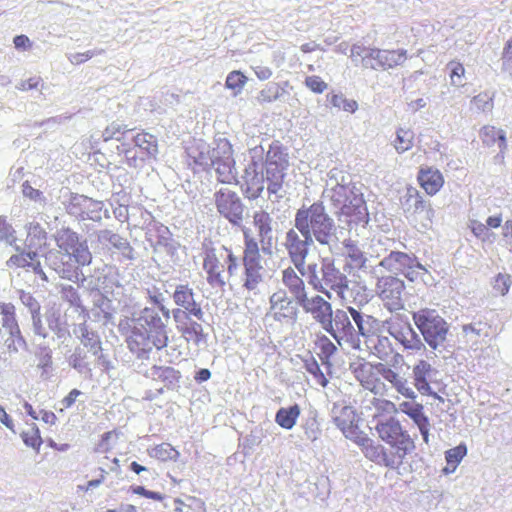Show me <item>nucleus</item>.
<instances>
[{
	"instance_id": "obj_1",
	"label": "nucleus",
	"mask_w": 512,
	"mask_h": 512,
	"mask_svg": "<svg viewBox=\"0 0 512 512\" xmlns=\"http://www.w3.org/2000/svg\"><path fill=\"white\" fill-rule=\"evenodd\" d=\"M338 241L337 226L321 202L297 210L294 227L290 228L283 245L287 252L309 251L315 242L331 247Z\"/></svg>"
},
{
	"instance_id": "obj_2",
	"label": "nucleus",
	"mask_w": 512,
	"mask_h": 512,
	"mask_svg": "<svg viewBox=\"0 0 512 512\" xmlns=\"http://www.w3.org/2000/svg\"><path fill=\"white\" fill-rule=\"evenodd\" d=\"M287 254L299 274L306 278L308 284L314 290L331 298L328 289L342 294L348 288L346 275L335 267L333 260L330 258H322L319 262L308 263L309 251L287 252Z\"/></svg>"
},
{
	"instance_id": "obj_3",
	"label": "nucleus",
	"mask_w": 512,
	"mask_h": 512,
	"mask_svg": "<svg viewBox=\"0 0 512 512\" xmlns=\"http://www.w3.org/2000/svg\"><path fill=\"white\" fill-rule=\"evenodd\" d=\"M377 320L363 314L353 307L347 311L337 309L329 321L325 331L342 346L348 344L352 348L360 345V336L369 337L376 330Z\"/></svg>"
},
{
	"instance_id": "obj_4",
	"label": "nucleus",
	"mask_w": 512,
	"mask_h": 512,
	"mask_svg": "<svg viewBox=\"0 0 512 512\" xmlns=\"http://www.w3.org/2000/svg\"><path fill=\"white\" fill-rule=\"evenodd\" d=\"M413 321L430 348L437 350L444 344L449 332V325L437 311L422 309L414 312Z\"/></svg>"
},
{
	"instance_id": "obj_5",
	"label": "nucleus",
	"mask_w": 512,
	"mask_h": 512,
	"mask_svg": "<svg viewBox=\"0 0 512 512\" xmlns=\"http://www.w3.org/2000/svg\"><path fill=\"white\" fill-rule=\"evenodd\" d=\"M375 431L382 441L395 448L394 453L398 459L404 460L406 455L415 449L413 439L394 417L379 420L375 425Z\"/></svg>"
},
{
	"instance_id": "obj_6",
	"label": "nucleus",
	"mask_w": 512,
	"mask_h": 512,
	"mask_svg": "<svg viewBox=\"0 0 512 512\" xmlns=\"http://www.w3.org/2000/svg\"><path fill=\"white\" fill-rule=\"evenodd\" d=\"M233 151L227 139H219L211 151V163L215 168L218 180L222 183H231L236 179Z\"/></svg>"
},
{
	"instance_id": "obj_7",
	"label": "nucleus",
	"mask_w": 512,
	"mask_h": 512,
	"mask_svg": "<svg viewBox=\"0 0 512 512\" xmlns=\"http://www.w3.org/2000/svg\"><path fill=\"white\" fill-rule=\"evenodd\" d=\"M379 266L394 274H403L410 281L417 280L421 271L427 272L426 268L415 257L398 251L390 252L388 256L380 261Z\"/></svg>"
},
{
	"instance_id": "obj_8",
	"label": "nucleus",
	"mask_w": 512,
	"mask_h": 512,
	"mask_svg": "<svg viewBox=\"0 0 512 512\" xmlns=\"http://www.w3.org/2000/svg\"><path fill=\"white\" fill-rule=\"evenodd\" d=\"M386 323L388 333L401 343L405 349L412 351H423L426 349L421 337L412 328L407 319L396 315L390 318Z\"/></svg>"
},
{
	"instance_id": "obj_9",
	"label": "nucleus",
	"mask_w": 512,
	"mask_h": 512,
	"mask_svg": "<svg viewBox=\"0 0 512 512\" xmlns=\"http://www.w3.org/2000/svg\"><path fill=\"white\" fill-rule=\"evenodd\" d=\"M217 211L230 223L240 225L245 206L238 194L228 187H221L214 194Z\"/></svg>"
},
{
	"instance_id": "obj_10",
	"label": "nucleus",
	"mask_w": 512,
	"mask_h": 512,
	"mask_svg": "<svg viewBox=\"0 0 512 512\" xmlns=\"http://www.w3.org/2000/svg\"><path fill=\"white\" fill-rule=\"evenodd\" d=\"M404 282L393 275L378 277L376 294L391 311L403 308Z\"/></svg>"
},
{
	"instance_id": "obj_11",
	"label": "nucleus",
	"mask_w": 512,
	"mask_h": 512,
	"mask_svg": "<svg viewBox=\"0 0 512 512\" xmlns=\"http://www.w3.org/2000/svg\"><path fill=\"white\" fill-rule=\"evenodd\" d=\"M406 60L405 50H385L373 48L363 57V67L373 70H388L402 65Z\"/></svg>"
},
{
	"instance_id": "obj_12",
	"label": "nucleus",
	"mask_w": 512,
	"mask_h": 512,
	"mask_svg": "<svg viewBox=\"0 0 512 512\" xmlns=\"http://www.w3.org/2000/svg\"><path fill=\"white\" fill-rule=\"evenodd\" d=\"M345 190L341 201H332L333 204L340 208L342 214L355 216L358 220H361L367 214V207L361 188L356 184H352L345 187Z\"/></svg>"
},
{
	"instance_id": "obj_13",
	"label": "nucleus",
	"mask_w": 512,
	"mask_h": 512,
	"mask_svg": "<svg viewBox=\"0 0 512 512\" xmlns=\"http://www.w3.org/2000/svg\"><path fill=\"white\" fill-rule=\"evenodd\" d=\"M361 451L368 460L390 469H396L403 463V460L398 459L395 453L389 455L387 449L382 444L375 442L371 438L366 441Z\"/></svg>"
},
{
	"instance_id": "obj_14",
	"label": "nucleus",
	"mask_w": 512,
	"mask_h": 512,
	"mask_svg": "<svg viewBox=\"0 0 512 512\" xmlns=\"http://www.w3.org/2000/svg\"><path fill=\"white\" fill-rule=\"evenodd\" d=\"M306 313L312 314L313 318L320 323L325 330L333 317L332 306L323 297L316 295L312 298H304L299 304Z\"/></svg>"
},
{
	"instance_id": "obj_15",
	"label": "nucleus",
	"mask_w": 512,
	"mask_h": 512,
	"mask_svg": "<svg viewBox=\"0 0 512 512\" xmlns=\"http://www.w3.org/2000/svg\"><path fill=\"white\" fill-rule=\"evenodd\" d=\"M270 313L277 321L286 318H294L297 314V307L294 299L287 295L286 291H276L269 299Z\"/></svg>"
},
{
	"instance_id": "obj_16",
	"label": "nucleus",
	"mask_w": 512,
	"mask_h": 512,
	"mask_svg": "<svg viewBox=\"0 0 512 512\" xmlns=\"http://www.w3.org/2000/svg\"><path fill=\"white\" fill-rule=\"evenodd\" d=\"M295 266H289L281 271V282L285 287L287 295L294 299L298 305L304 298L307 297L306 285L303 276L297 273Z\"/></svg>"
},
{
	"instance_id": "obj_17",
	"label": "nucleus",
	"mask_w": 512,
	"mask_h": 512,
	"mask_svg": "<svg viewBox=\"0 0 512 512\" xmlns=\"http://www.w3.org/2000/svg\"><path fill=\"white\" fill-rule=\"evenodd\" d=\"M225 265V261L221 258V250L218 255L213 251L206 254L203 268L208 274L207 281L209 284L219 287H223L226 284L224 276Z\"/></svg>"
},
{
	"instance_id": "obj_18",
	"label": "nucleus",
	"mask_w": 512,
	"mask_h": 512,
	"mask_svg": "<svg viewBox=\"0 0 512 512\" xmlns=\"http://www.w3.org/2000/svg\"><path fill=\"white\" fill-rule=\"evenodd\" d=\"M412 373L414 385L421 394L435 395L430 383L434 380L438 372L430 363L425 360H420L413 367Z\"/></svg>"
},
{
	"instance_id": "obj_19",
	"label": "nucleus",
	"mask_w": 512,
	"mask_h": 512,
	"mask_svg": "<svg viewBox=\"0 0 512 512\" xmlns=\"http://www.w3.org/2000/svg\"><path fill=\"white\" fill-rule=\"evenodd\" d=\"M173 300L176 305L184 308L190 315L196 317L198 320H203L204 312L201 306L195 301V294L189 285L181 284L176 286L173 293Z\"/></svg>"
},
{
	"instance_id": "obj_20",
	"label": "nucleus",
	"mask_w": 512,
	"mask_h": 512,
	"mask_svg": "<svg viewBox=\"0 0 512 512\" xmlns=\"http://www.w3.org/2000/svg\"><path fill=\"white\" fill-rule=\"evenodd\" d=\"M255 162L250 163L244 171V193L248 199L258 198L264 190V175L262 171H258Z\"/></svg>"
},
{
	"instance_id": "obj_21",
	"label": "nucleus",
	"mask_w": 512,
	"mask_h": 512,
	"mask_svg": "<svg viewBox=\"0 0 512 512\" xmlns=\"http://www.w3.org/2000/svg\"><path fill=\"white\" fill-rule=\"evenodd\" d=\"M401 412L409 416L417 425L425 443L429 442L430 422L423 412V406L415 402H402L399 404Z\"/></svg>"
},
{
	"instance_id": "obj_22",
	"label": "nucleus",
	"mask_w": 512,
	"mask_h": 512,
	"mask_svg": "<svg viewBox=\"0 0 512 512\" xmlns=\"http://www.w3.org/2000/svg\"><path fill=\"white\" fill-rule=\"evenodd\" d=\"M353 183L348 182V176L338 168H332L327 173V180L325 193L331 199V201H341L343 198L345 187L352 185Z\"/></svg>"
},
{
	"instance_id": "obj_23",
	"label": "nucleus",
	"mask_w": 512,
	"mask_h": 512,
	"mask_svg": "<svg viewBox=\"0 0 512 512\" xmlns=\"http://www.w3.org/2000/svg\"><path fill=\"white\" fill-rule=\"evenodd\" d=\"M377 372L389 382L398 393L405 396L406 398L414 399L416 394L414 390L408 385L407 379L392 370L385 364L379 363L376 366Z\"/></svg>"
},
{
	"instance_id": "obj_24",
	"label": "nucleus",
	"mask_w": 512,
	"mask_h": 512,
	"mask_svg": "<svg viewBox=\"0 0 512 512\" xmlns=\"http://www.w3.org/2000/svg\"><path fill=\"white\" fill-rule=\"evenodd\" d=\"M244 279L243 287L249 292L256 293L264 280L265 269L261 261L243 262Z\"/></svg>"
},
{
	"instance_id": "obj_25",
	"label": "nucleus",
	"mask_w": 512,
	"mask_h": 512,
	"mask_svg": "<svg viewBox=\"0 0 512 512\" xmlns=\"http://www.w3.org/2000/svg\"><path fill=\"white\" fill-rule=\"evenodd\" d=\"M418 179L423 189L430 195L436 194L444 183L440 171L432 168L422 169L419 172Z\"/></svg>"
},
{
	"instance_id": "obj_26",
	"label": "nucleus",
	"mask_w": 512,
	"mask_h": 512,
	"mask_svg": "<svg viewBox=\"0 0 512 512\" xmlns=\"http://www.w3.org/2000/svg\"><path fill=\"white\" fill-rule=\"evenodd\" d=\"M267 173L283 174L289 165L288 154L278 146L271 147L266 155Z\"/></svg>"
},
{
	"instance_id": "obj_27",
	"label": "nucleus",
	"mask_w": 512,
	"mask_h": 512,
	"mask_svg": "<svg viewBox=\"0 0 512 512\" xmlns=\"http://www.w3.org/2000/svg\"><path fill=\"white\" fill-rule=\"evenodd\" d=\"M135 147L139 148L144 157L156 158L158 155V141L157 138L147 132L138 133L133 138Z\"/></svg>"
},
{
	"instance_id": "obj_28",
	"label": "nucleus",
	"mask_w": 512,
	"mask_h": 512,
	"mask_svg": "<svg viewBox=\"0 0 512 512\" xmlns=\"http://www.w3.org/2000/svg\"><path fill=\"white\" fill-rule=\"evenodd\" d=\"M0 242L11 246L15 251L21 250L24 241L17 237V232L6 216H0Z\"/></svg>"
},
{
	"instance_id": "obj_29",
	"label": "nucleus",
	"mask_w": 512,
	"mask_h": 512,
	"mask_svg": "<svg viewBox=\"0 0 512 512\" xmlns=\"http://www.w3.org/2000/svg\"><path fill=\"white\" fill-rule=\"evenodd\" d=\"M301 413L300 407L294 404L289 407H281L275 415V422L283 429L291 430Z\"/></svg>"
},
{
	"instance_id": "obj_30",
	"label": "nucleus",
	"mask_w": 512,
	"mask_h": 512,
	"mask_svg": "<svg viewBox=\"0 0 512 512\" xmlns=\"http://www.w3.org/2000/svg\"><path fill=\"white\" fill-rule=\"evenodd\" d=\"M332 414L334 423L341 431L355 424L356 413L351 406L334 405Z\"/></svg>"
},
{
	"instance_id": "obj_31",
	"label": "nucleus",
	"mask_w": 512,
	"mask_h": 512,
	"mask_svg": "<svg viewBox=\"0 0 512 512\" xmlns=\"http://www.w3.org/2000/svg\"><path fill=\"white\" fill-rule=\"evenodd\" d=\"M99 240L102 242H109L113 247L122 251L124 256L128 257L129 259H133L132 247L130 246L129 242L120 235L109 230H104L100 232Z\"/></svg>"
},
{
	"instance_id": "obj_32",
	"label": "nucleus",
	"mask_w": 512,
	"mask_h": 512,
	"mask_svg": "<svg viewBox=\"0 0 512 512\" xmlns=\"http://www.w3.org/2000/svg\"><path fill=\"white\" fill-rule=\"evenodd\" d=\"M462 333L465 338L466 344L473 348L478 345L481 338L487 336V329L485 324L481 322L471 323L463 325Z\"/></svg>"
},
{
	"instance_id": "obj_33",
	"label": "nucleus",
	"mask_w": 512,
	"mask_h": 512,
	"mask_svg": "<svg viewBox=\"0 0 512 512\" xmlns=\"http://www.w3.org/2000/svg\"><path fill=\"white\" fill-rule=\"evenodd\" d=\"M253 220L258 230L261 243L264 244L265 240H268V243H270L272 238V219L270 215L265 211H258L255 212Z\"/></svg>"
},
{
	"instance_id": "obj_34",
	"label": "nucleus",
	"mask_w": 512,
	"mask_h": 512,
	"mask_svg": "<svg viewBox=\"0 0 512 512\" xmlns=\"http://www.w3.org/2000/svg\"><path fill=\"white\" fill-rule=\"evenodd\" d=\"M25 248L26 247L24 245H21V250L16 251L17 253L7 260L8 267L27 268L33 265V261L36 259L38 254L32 249L26 250Z\"/></svg>"
},
{
	"instance_id": "obj_35",
	"label": "nucleus",
	"mask_w": 512,
	"mask_h": 512,
	"mask_svg": "<svg viewBox=\"0 0 512 512\" xmlns=\"http://www.w3.org/2000/svg\"><path fill=\"white\" fill-rule=\"evenodd\" d=\"M25 229L27 231V239L24 242V246L27 249H32L46 240V232L39 223L29 222L25 225Z\"/></svg>"
},
{
	"instance_id": "obj_36",
	"label": "nucleus",
	"mask_w": 512,
	"mask_h": 512,
	"mask_svg": "<svg viewBox=\"0 0 512 512\" xmlns=\"http://www.w3.org/2000/svg\"><path fill=\"white\" fill-rule=\"evenodd\" d=\"M481 138L484 144L492 146L499 140V148L503 150L506 148V135L501 129L494 126H484L481 130Z\"/></svg>"
},
{
	"instance_id": "obj_37",
	"label": "nucleus",
	"mask_w": 512,
	"mask_h": 512,
	"mask_svg": "<svg viewBox=\"0 0 512 512\" xmlns=\"http://www.w3.org/2000/svg\"><path fill=\"white\" fill-rule=\"evenodd\" d=\"M56 241L59 249L64 251L67 255L70 254L72 249L80 242L78 234L70 229L60 230L57 234Z\"/></svg>"
},
{
	"instance_id": "obj_38",
	"label": "nucleus",
	"mask_w": 512,
	"mask_h": 512,
	"mask_svg": "<svg viewBox=\"0 0 512 512\" xmlns=\"http://www.w3.org/2000/svg\"><path fill=\"white\" fill-rule=\"evenodd\" d=\"M148 454L152 458L160 461H176L180 455L171 444L161 443L148 450Z\"/></svg>"
},
{
	"instance_id": "obj_39",
	"label": "nucleus",
	"mask_w": 512,
	"mask_h": 512,
	"mask_svg": "<svg viewBox=\"0 0 512 512\" xmlns=\"http://www.w3.org/2000/svg\"><path fill=\"white\" fill-rule=\"evenodd\" d=\"M45 263L53 269L61 278H67L69 271L65 268L60 250L51 249L45 254Z\"/></svg>"
},
{
	"instance_id": "obj_40",
	"label": "nucleus",
	"mask_w": 512,
	"mask_h": 512,
	"mask_svg": "<svg viewBox=\"0 0 512 512\" xmlns=\"http://www.w3.org/2000/svg\"><path fill=\"white\" fill-rule=\"evenodd\" d=\"M1 323L6 331L18 333V322L15 315V306L12 303L0 304Z\"/></svg>"
},
{
	"instance_id": "obj_41",
	"label": "nucleus",
	"mask_w": 512,
	"mask_h": 512,
	"mask_svg": "<svg viewBox=\"0 0 512 512\" xmlns=\"http://www.w3.org/2000/svg\"><path fill=\"white\" fill-rule=\"evenodd\" d=\"M414 132L408 128H399L396 131V138L393 146L397 153L402 154L413 146Z\"/></svg>"
},
{
	"instance_id": "obj_42",
	"label": "nucleus",
	"mask_w": 512,
	"mask_h": 512,
	"mask_svg": "<svg viewBox=\"0 0 512 512\" xmlns=\"http://www.w3.org/2000/svg\"><path fill=\"white\" fill-rule=\"evenodd\" d=\"M180 326V332L188 340L199 343L203 337V327L200 323L192 320L190 317Z\"/></svg>"
},
{
	"instance_id": "obj_43",
	"label": "nucleus",
	"mask_w": 512,
	"mask_h": 512,
	"mask_svg": "<svg viewBox=\"0 0 512 512\" xmlns=\"http://www.w3.org/2000/svg\"><path fill=\"white\" fill-rule=\"evenodd\" d=\"M141 319L144 320L151 333L166 329V322L162 320L154 309L145 308L142 311Z\"/></svg>"
},
{
	"instance_id": "obj_44",
	"label": "nucleus",
	"mask_w": 512,
	"mask_h": 512,
	"mask_svg": "<svg viewBox=\"0 0 512 512\" xmlns=\"http://www.w3.org/2000/svg\"><path fill=\"white\" fill-rule=\"evenodd\" d=\"M284 90L277 83H268L258 94L259 103H271L279 99Z\"/></svg>"
},
{
	"instance_id": "obj_45",
	"label": "nucleus",
	"mask_w": 512,
	"mask_h": 512,
	"mask_svg": "<svg viewBox=\"0 0 512 512\" xmlns=\"http://www.w3.org/2000/svg\"><path fill=\"white\" fill-rule=\"evenodd\" d=\"M78 331L81 343L90 348L93 354L96 355L101 349L99 337L94 332L89 331L83 324L79 326Z\"/></svg>"
},
{
	"instance_id": "obj_46",
	"label": "nucleus",
	"mask_w": 512,
	"mask_h": 512,
	"mask_svg": "<svg viewBox=\"0 0 512 512\" xmlns=\"http://www.w3.org/2000/svg\"><path fill=\"white\" fill-rule=\"evenodd\" d=\"M69 255L72 256L76 263L81 266L89 265L92 261V254L89 251L86 241L79 242L78 245L72 249Z\"/></svg>"
},
{
	"instance_id": "obj_47",
	"label": "nucleus",
	"mask_w": 512,
	"mask_h": 512,
	"mask_svg": "<svg viewBox=\"0 0 512 512\" xmlns=\"http://www.w3.org/2000/svg\"><path fill=\"white\" fill-rule=\"evenodd\" d=\"M261 261L258 243L245 234V248L243 262Z\"/></svg>"
},
{
	"instance_id": "obj_48",
	"label": "nucleus",
	"mask_w": 512,
	"mask_h": 512,
	"mask_svg": "<svg viewBox=\"0 0 512 512\" xmlns=\"http://www.w3.org/2000/svg\"><path fill=\"white\" fill-rule=\"evenodd\" d=\"M447 69L450 70V83L453 86L461 87L464 85L463 78L465 69L459 62L451 61L447 65Z\"/></svg>"
},
{
	"instance_id": "obj_49",
	"label": "nucleus",
	"mask_w": 512,
	"mask_h": 512,
	"mask_svg": "<svg viewBox=\"0 0 512 512\" xmlns=\"http://www.w3.org/2000/svg\"><path fill=\"white\" fill-rule=\"evenodd\" d=\"M344 436L353 441L355 444H357L360 449L365 446L366 441H368L370 438L362 432L356 424L352 425L351 427H348V429L342 431Z\"/></svg>"
},
{
	"instance_id": "obj_50",
	"label": "nucleus",
	"mask_w": 512,
	"mask_h": 512,
	"mask_svg": "<svg viewBox=\"0 0 512 512\" xmlns=\"http://www.w3.org/2000/svg\"><path fill=\"white\" fill-rule=\"evenodd\" d=\"M221 258L225 261L227 268L228 279L237 275L238 272V263L237 257L233 254V252L225 247L221 249Z\"/></svg>"
},
{
	"instance_id": "obj_51",
	"label": "nucleus",
	"mask_w": 512,
	"mask_h": 512,
	"mask_svg": "<svg viewBox=\"0 0 512 512\" xmlns=\"http://www.w3.org/2000/svg\"><path fill=\"white\" fill-rule=\"evenodd\" d=\"M21 437H22L23 442L27 446L32 447L34 449L38 450L42 444V439L40 437L39 429L35 425H32V427H30L28 430L24 431L21 434Z\"/></svg>"
},
{
	"instance_id": "obj_52",
	"label": "nucleus",
	"mask_w": 512,
	"mask_h": 512,
	"mask_svg": "<svg viewBox=\"0 0 512 512\" xmlns=\"http://www.w3.org/2000/svg\"><path fill=\"white\" fill-rule=\"evenodd\" d=\"M330 102L334 107L350 113H354L358 108V104L355 100L347 99L341 94L332 95Z\"/></svg>"
},
{
	"instance_id": "obj_53",
	"label": "nucleus",
	"mask_w": 512,
	"mask_h": 512,
	"mask_svg": "<svg viewBox=\"0 0 512 512\" xmlns=\"http://www.w3.org/2000/svg\"><path fill=\"white\" fill-rule=\"evenodd\" d=\"M467 449L464 445H459L455 448L448 450L445 454L448 465L452 466L451 471L453 472L463 457L466 455Z\"/></svg>"
},
{
	"instance_id": "obj_54",
	"label": "nucleus",
	"mask_w": 512,
	"mask_h": 512,
	"mask_svg": "<svg viewBox=\"0 0 512 512\" xmlns=\"http://www.w3.org/2000/svg\"><path fill=\"white\" fill-rule=\"evenodd\" d=\"M176 371L171 367H156L150 370V375L153 379H162L163 381H172L176 378Z\"/></svg>"
},
{
	"instance_id": "obj_55",
	"label": "nucleus",
	"mask_w": 512,
	"mask_h": 512,
	"mask_svg": "<svg viewBox=\"0 0 512 512\" xmlns=\"http://www.w3.org/2000/svg\"><path fill=\"white\" fill-rule=\"evenodd\" d=\"M347 257L351 260L354 267L361 268L366 262L364 253L355 245H347Z\"/></svg>"
},
{
	"instance_id": "obj_56",
	"label": "nucleus",
	"mask_w": 512,
	"mask_h": 512,
	"mask_svg": "<svg viewBox=\"0 0 512 512\" xmlns=\"http://www.w3.org/2000/svg\"><path fill=\"white\" fill-rule=\"evenodd\" d=\"M125 129L121 124L118 123H112L109 126L106 127V129L102 132L101 137L105 142L115 139V140H121V136L125 133Z\"/></svg>"
},
{
	"instance_id": "obj_57",
	"label": "nucleus",
	"mask_w": 512,
	"mask_h": 512,
	"mask_svg": "<svg viewBox=\"0 0 512 512\" xmlns=\"http://www.w3.org/2000/svg\"><path fill=\"white\" fill-rule=\"evenodd\" d=\"M247 78L240 71H232L226 79V86L233 90H241Z\"/></svg>"
},
{
	"instance_id": "obj_58",
	"label": "nucleus",
	"mask_w": 512,
	"mask_h": 512,
	"mask_svg": "<svg viewBox=\"0 0 512 512\" xmlns=\"http://www.w3.org/2000/svg\"><path fill=\"white\" fill-rule=\"evenodd\" d=\"M511 277L508 274H498L493 282V288L499 294L505 295L508 293L511 286Z\"/></svg>"
},
{
	"instance_id": "obj_59",
	"label": "nucleus",
	"mask_w": 512,
	"mask_h": 512,
	"mask_svg": "<svg viewBox=\"0 0 512 512\" xmlns=\"http://www.w3.org/2000/svg\"><path fill=\"white\" fill-rule=\"evenodd\" d=\"M371 403L374 405L377 413L373 414V417H378L380 412L393 413L396 412V406L393 402L385 399L373 398Z\"/></svg>"
},
{
	"instance_id": "obj_60",
	"label": "nucleus",
	"mask_w": 512,
	"mask_h": 512,
	"mask_svg": "<svg viewBox=\"0 0 512 512\" xmlns=\"http://www.w3.org/2000/svg\"><path fill=\"white\" fill-rule=\"evenodd\" d=\"M20 300L22 304L28 308L31 315L40 312L41 306L32 294L21 291Z\"/></svg>"
},
{
	"instance_id": "obj_61",
	"label": "nucleus",
	"mask_w": 512,
	"mask_h": 512,
	"mask_svg": "<svg viewBox=\"0 0 512 512\" xmlns=\"http://www.w3.org/2000/svg\"><path fill=\"white\" fill-rule=\"evenodd\" d=\"M129 348L132 351L138 350H150L151 347L146 344V337L142 333L133 332V335L128 340Z\"/></svg>"
},
{
	"instance_id": "obj_62",
	"label": "nucleus",
	"mask_w": 512,
	"mask_h": 512,
	"mask_svg": "<svg viewBox=\"0 0 512 512\" xmlns=\"http://www.w3.org/2000/svg\"><path fill=\"white\" fill-rule=\"evenodd\" d=\"M101 53V50H90L84 53H71L68 59L72 64L78 65Z\"/></svg>"
},
{
	"instance_id": "obj_63",
	"label": "nucleus",
	"mask_w": 512,
	"mask_h": 512,
	"mask_svg": "<svg viewBox=\"0 0 512 512\" xmlns=\"http://www.w3.org/2000/svg\"><path fill=\"white\" fill-rule=\"evenodd\" d=\"M305 84L315 93H322L327 88V84L319 76L315 75L307 77Z\"/></svg>"
},
{
	"instance_id": "obj_64",
	"label": "nucleus",
	"mask_w": 512,
	"mask_h": 512,
	"mask_svg": "<svg viewBox=\"0 0 512 512\" xmlns=\"http://www.w3.org/2000/svg\"><path fill=\"white\" fill-rule=\"evenodd\" d=\"M472 104L478 110H489L492 107V99L487 93H480L472 99Z\"/></svg>"
}]
</instances>
